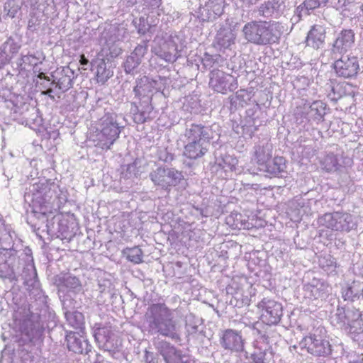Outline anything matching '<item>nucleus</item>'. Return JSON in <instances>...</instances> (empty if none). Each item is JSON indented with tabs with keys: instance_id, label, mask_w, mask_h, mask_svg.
<instances>
[{
	"instance_id": "c9c22d12",
	"label": "nucleus",
	"mask_w": 363,
	"mask_h": 363,
	"mask_svg": "<svg viewBox=\"0 0 363 363\" xmlns=\"http://www.w3.org/2000/svg\"><path fill=\"white\" fill-rule=\"evenodd\" d=\"M326 104L322 101H315L309 106L308 114L313 121L319 123L323 121L325 112Z\"/></svg>"
},
{
	"instance_id": "72a5a7b5",
	"label": "nucleus",
	"mask_w": 363,
	"mask_h": 363,
	"mask_svg": "<svg viewBox=\"0 0 363 363\" xmlns=\"http://www.w3.org/2000/svg\"><path fill=\"white\" fill-rule=\"evenodd\" d=\"M328 0H305L301 5H299L296 10V13L298 19H300L302 15H309L310 11L320 7V6H325L328 3Z\"/></svg>"
},
{
	"instance_id": "2f4dec72",
	"label": "nucleus",
	"mask_w": 363,
	"mask_h": 363,
	"mask_svg": "<svg viewBox=\"0 0 363 363\" xmlns=\"http://www.w3.org/2000/svg\"><path fill=\"white\" fill-rule=\"evenodd\" d=\"M21 277L24 280V284L28 286V289L31 287H38L37 273L33 264L28 263L23 267Z\"/></svg>"
},
{
	"instance_id": "4468645a",
	"label": "nucleus",
	"mask_w": 363,
	"mask_h": 363,
	"mask_svg": "<svg viewBox=\"0 0 363 363\" xmlns=\"http://www.w3.org/2000/svg\"><path fill=\"white\" fill-rule=\"evenodd\" d=\"M354 43V33L351 29H344L336 36L332 45L331 52L337 58V55H342L350 49Z\"/></svg>"
},
{
	"instance_id": "864d4df0",
	"label": "nucleus",
	"mask_w": 363,
	"mask_h": 363,
	"mask_svg": "<svg viewBox=\"0 0 363 363\" xmlns=\"http://www.w3.org/2000/svg\"><path fill=\"white\" fill-rule=\"evenodd\" d=\"M213 11L216 16H220L223 13V8L219 4H216L213 6Z\"/></svg>"
},
{
	"instance_id": "9d476101",
	"label": "nucleus",
	"mask_w": 363,
	"mask_h": 363,
	"mask_svg": "<svg viewBox=\"0 0 363 363\" xmlns=\"http://www.w3.org/2000/svg\"><path fill=\"white\" fill-rule=\"evenodd\" d=\"M302 348L313 355L326 357L331 353V345L328 340L316 334L304 337L299 343Z\"/></svg>"
},
{
	"instance_id": "f8f14e48",
	"label": "nucleus",
	"mask_w": 363,
	"mask_h": 363,
	"mask_svg": "<svg viewBox=\"0 0 363 363\" xmlns=\"http://www.w3.org/2000/svg\"><path fill=\"white\" fill-rule=\"evenodd\" d=\"M258 307L262 309V318L267 325L277 324L282 316V306L280 303L267 298H263Z\"/></svg>"
},
{
	"instance_id": "a878e982",
	"label": "nucleus",
	"mask_w": 363,
	"mask_h": 363,
	"mask_svg": "<svg viewBox=\"0 0 363 363\" xmlns=\"http://www.w3.org/2000/svg\"><path fill=\"white\" fill-rule=\"evenodd\" d=\"M309 295L314 299L323 298L329 293V285L320 279H313L311 284L306 286Z\"/></svg>"
},
{
	"instance_id": "4d7b16f0",
	"label": "nucleus",
	"mask_w": 363,
	"mask_h": 363,
	"mask_svg": "<svg viewBox=\"0 0 363 363\" xmlns=\"http://www.w3.org/2000/svg\"><path fill=\"white\" fill-rule=\"evenodd\" d=\"M174 363H187V357L181 353L178 360L177 359Z\"/></svg>"
},
{
	"instance_id": "0e129e2a",
	"label": "nucleus",
	"mask_w": 363,
	"mask_h": 363,
	"mask_svg": "<svg viewBox=\"0 0 363 363\" xmlns=\"http://www.w3.org/2000/svg\"><path fill=\"white\" fill-rule=\"evenodd\" d=\"M262 337L265 340H267L268 339V337H269V336H268V335H267L265 333H264V335H262Z\"/></svg>"
},
{
	"instance_id": "4c0bfd02",
	"label": "nucleus",
	"mask_w": 363,
	"mask_h": 363,
	"mask_svg": "<svg viewBox=\"0 0 363 363\" xmlns=\"http://www.w3.org/2000/svg\"><path fill=\"white\" fill-rule=\"evenodd\" d=\"M123 255L126 259L133 264H140L143 262V252L138 246L133 247H127L123 250Z\"/></svg>"
},
{
	"instance_id": "6e6552de",
	"label": "nucleus",
	"mask_w": 363,
	"mask_h": 363,
	"mask_svg": "<svg viewBox=\"0 0 363 363\" xmlns=\"http://www.w3.org/2000/svg\"><path fill=\"white\" fill-rule=\"evenodd\" d=\"M19 330L29 342H35L40 340L44 331L40 316L38 313H30L26 318L21 320Z\"/></svg>"
},
{
	"instance_id": "6e6d98bb",
	"label": "nucleus",
	"mask_w": 363,
	"mask_h": 363,
	"mask_svg": "<svg viewBox=\"0 0 363 363\" xmlns=\"http://www.w3.org/2000/svg\"><path fill=\"white\" fill-rule=\"evenodd\" d=\"M230 160H233L230 157H226L225 158H224V159L223 160V164H221V163H219V165H220V166H222V167H223V168H225V164H226L228 163V168H229L230 170H232V169H233V164H230V161H229Z\"/></svg>"
},
{
	"instance_id": "a18cd8bd",
	"label": "nucleus",
	"mask_w": 363,
	"mask_h": 363,
	"mask_svg": "<svg viewBox=\"0 0 363 363\" xmlns=\"http://www.w3.org/2000/svg\"><path fill=\"white\" fill-rule=\"evenodd\" d=\"M271 352L267 351H259L252 354L254 363H269L268 357H271Z\"/></svg>"
},
{
	"instance_id": "8fccbe9b",
	"label": "nucleus",
	"mask_w": 363,
	"mask_h": 363,
	"mask_svg": "<svg viewBox=\"0 0 363 363\" xmlns=\"http://www.w3.org/2000/svg\"><path fill=\"white\" fill-rule=\"evenodd\" d=\"M139 162L135 160L134 162L129 164L126 167V172L131 175L138 176L140 174V171L138 169Z\"/></svg>"
},
{
	"instance_id": "e2e57ef3",
	"label": "nucleus",
	"mask_w": 363,
	"mask_h": 363,
	"mask_svg": "<svg viewBox=\"0 0 363 363\" xmlns=\"http://www.w3.org/2000/svg\"><path fill=\"white\" fill-rule=\"evenodd\" d=\"M40 86L45 90L48 87H50L47 84L45 83H40Z\"/></svg>"
},
{
	"instance_id": "a211bd4d",
	"label": "nucleus",
	"mask_w": 363,
	"mask_h": 363,
	"mask_svg": "<svg viewBox=\"0 0 363 363\" xmlns=\"http://www.w3.org/2000/svg\"><path fill=\"white\" fill-rule=\"evenodd\" d=\"M59 293L73 292L77 294L82 289L79 279L69 274H64L55 279Z\"/></svg>"
},
{
	"instance_id": "de8ad7c7",
	"label": "nucleus",
	"mask_w": 363,
	"mask_h": 363,
	"mask_svg": "<svg viewBox=\"0 0 363 363\" xmlns=\"http://www.w3.org/2000/svg\"><path fill=\"white\" fill-rule=\"evenodd\" d=\"M108 50L106 51V55L111 58L118 57L121 52L122 50L117 45L113 43L111 46L108 44Z\"/></svg>"
},
{
	"instance_id": "774afa93",
	"label": "nucleus",
	"mask_w": 363,
	"mask_h": 363,
	"mask_svg": "<svg viewBox=\"0 0 363 363\" xmlns=\"http://www.w3.org/2000/svg\"><path fill=\"white\" fill-rule=\"evenodd\" d=\"M99 335H100V333H97V334L95 335V337H96V339L97 340H99Z\"/></svg>"
},
{
	"instance_id": "423d86ee",
	"label": "nucleus",
	"mask_w": 363,
	"mask_h": 363,
	"mask_svg": "<svg viewBox=\"0 0 363 363\" xmlns=\"http://www.w3.org/2000/svg\"><path fill=\"white\" fill-rule=\"evenodd\" d=\"M21 256L13 249H0V277L11 281L17 280L16 274L19 273Z\"/></svg>"
},
{
	"instance_id": "f257e3e1",
	"label": "nucleus",
	"mask_w": 363,
	"mask_h": 363,
	"mask_svg": "<svg viewBox=\"0 0 363 363\" xmlns=\"http://www.w3.org/2000/svg\"><path fill=\"white\" fill-rule=\"evenodd\" d=\"M174 311L162 303L150 305L145 314V328L152 335H161L180 340V325L174 318Z\"/></svg>"
},
{
	"instance_id": "6ab92c4d",
	"label": "nucleus",
	"mask_w": 363,
	"mask_h": 363,
	"mask_svg": "<svg viewBox=\"0 0 363 363\" xmlns=\"http://www.w3.org/2000/svg\"><path fill=\"white\" fill-rule=\"evenodd\" d=\"M67 346L69 350L77 354H87L91 346L82 335L70 332L66 335Z\"/></svg>"
},
{
	"instance_id": "49530a36",
	"label": "nucleus",
	"mask_w": 363,
	"mask_h": 363,
	"mask_svg": "<svg viewBox=\"0 0 363 363\" xmlns=\"http://www.w3.org/2000/svg\"><path fill=\"white\" fill-rule=\"evenodd\" d=\"M38 59L33 55H23L20 59V62L18 63L21 67L23 66V65H28L30 66H35L38 65Z\"/></svg>"
},
{
	"instance_id": "e433bc0d",
	"label": "nucleus",
	"mask_w": 363,
	"mask_h": 363,
	"mask_svg": "<svg viewBox=\"0 0 363 363\" xmlns=\"http://www.w3.org/2000/svg\"><path fill=\"white\" fill-rule=\"evenodd\" d=\"M65 315L68 324L74 329L82 330L83 328L84 321V315L81 312L74 311L65 312Z\"/></svg>"
},
{
	"instance_id": "39448f33",
	"label": "nucleus",
	"mask_w": 363,
	"mask_h": 363,
	"mask_svg": "<svg viewBox=\"0 0 363 363\" xmlns=\"http://www.w3.org/2000/svg\"><path fill=\"white\" fill-rule=\"evenodd\" d=\"M149 177L155 186L167 192H169L172 186H176L184 179L182 172L163 166L153 169Z\"/></svg>"
},
{
	"instance_id": "b1692460",
	"label": "nucleus",
	"mask_w": 363,
	"mask_h": 363,
	"mask_svg": "<svg viewBox=\"0 0 363 363\" xmlns=\"http://www.w3.org/2000/svg\"><path fill=\"white\" fill-rule=\"evenodd\" d=\"M157 55L167 62H174L179 57L177 45L172 39L165 41L160 47Z\"/></svg>"
},
{
	"instance_id": "1a4fd4ad",
	"label": "nucleus",
	"mask_w": 363,
	"mask_h": 363,
	"mask_svg": "<svg viewBox=\"0 0 363 363\" xmlns=\"http://www.w3.org/2000/svg\"><path fill=\"white\" fill-rule=\"evenodd\" d=\"M209 86L215 91L225 94L238 88V82L233 76L214 69L210 72Z\"/></svg>"
},
{
	"instance_id": "f03ea898",
	"label": "nucleus",
	"mask_w": 363,
	"mask_h": 363,
	"mask_svg": "<svg viewBox=\"0 0 363 363\" xmlns=\"http://www.w3.org/2000/svg\"><path fill=\"white\" fill-rule=\"evenodd\" d=\"M244 38L257 45L277 43L284 33V26L277 21H251L242 28Z\"/></svg>"
},
{
	"instance_id": "cd10ccee",
	"label": "nucleus",
	"mask_w": 363,
	"mask_h": 363,
	"mask_svg": "<svg viewBox=\"0 0 363 363\" xmlns=\"http://www.w3.org/2000/svg\"><path fill=\"white\" fill-rule=\"evenodd\" d=\"M350 318L344 330L351 334H360L363 333V320L360 311L355 309L353 313H350Z\"/></svg>"
},
{
	"instance_id": "7ed1b4c3",
	"label": "nucleus",
	"mask_w": 363,
	"mask_h": 363,
	"mask_svg": "<svg viewBox=\"0 0 363 363\" xmlns=\"http://www.w3.org/2000/svg\"><path fill=\"white\" fill-rule=\"evenodd\" d=\"M118 118L116 113H108L101 118V130L92 136L95 146L108 150L113 145L124 128V125L119 123Z\"/></svg>"
},
{
	"instance_id": "680f3d73",
	"label": "nucleus",
	"mask_w": 363,
	"mask_h": 363,
	"mask_svg": "<svg viewBox=\"0 0 363 363\" xmlns=\"http://www.w3.org/2000/svg\"><path fill=\"white\" fill-rule=\"evenodd\" d=\"M150 358H151V359H152V353H150L149 352H147V351L146 350V351H145V362H148V363H150V362H151V360H150Z\"/></svg>"
},
{
	"instance_id": "09e8293b",
	"label": "nucleus",
	"mask_w": 363,
	"mask_h": 363,
	"mask_svg": "<svg viewBox=\"0 0 363 363\" xmlns=\"http://www.w3.org/2000/svg\"><path fill=\"white\" fill-rule=\"evenodd\" d=\"M147 46L145 44L143 45H138L136 46L133 52L131 53L133 56H135L137 58H139L142 61V58L145 55V54L147 52Z\"/></svg>"
},
{
	"instance_id": "c03bdc74",
	"label": "nucleus",
	"mask_w": 363,
	"mask_h": 363,
	"mask_svg": "<svg viewBox=\"0 0 363 363\" xmlns=\"http://www.w3.org/2000/svg\"><path fill=\"white\" fill-rule=\"evenodd\" d=\"M157 158L164 162H170L174 160V155L167 148H159L157 152Z\"/></svg>"
},
{
	"instance_id": "aec40b11",
	"label": "nucleus",
	"mask_w": 363,
	"mask_h": 363,
	"mask_svg": "<svg viewBox=\"0 0 363 363\" xmlns=\"http://www.w3.org/2000/svg\"><path fill=\"white\" fill-rule=\"evenodd\" d=\"M183 155L190 160H197L206 155L211 142H185Z\"/></svg>"
},
{
	"instance_id": "79ce46f5",
	"label": "nucleus",
	"mask_w": 363,
	"mask_h": 363,
	"mask_svg": "<svg viewBox=\"0 0 363 363\" xmlns=\"http://www.w3.org/2000/svg\"><path fill=\"white\" fill-rule=\"evenodd\" d=\"M22 4L21 0H8L4 5V10L7 11V15L11 18H14Z\"/></svg>"
},
{
	"instance_id": "2eb2a0df",
	"label": "nucleus",
	"mask_w": 363,
	"mask_h": 363,
	"mask_svg": "<svg viewBox=\"0 0 363 363\" xmlns=\"http://www.w3.org/2000/svg\"><path fill=\"white\" fill-rule=\"evenodd\" d=\"M183 137L184 142H211V139L209 128L196 123H186Z\"/></svg>"
},
{
	"instance_id": "603ef678",
	"label": "nucleus",
	"mask_w": 363,
	"mask_h": 363,
	"mask_svg": "<svg viewBox=\"0 0 363 363\" xmlns=\"http://www.w3.org/2000/svg\"><path fill=\"white\" fill-rule=\"evenodd\" d=\"M186 329L188 335H194L198 332L199 327L196 325L186 324Z\"/></svg>"
},
{
	"instance_id": "bb28decb",
	"label": "nucleus",
	"mask_w": 363,
	"mask_h": 363,
	"mask_svg": "<svg viewBox=\"0 0 363 363\" xmlns=\"http://www.w3.org/2000/svg\"><path fill=\"white\" fill-rule=\"evenodd\" d=\"M160 354L162 356L165 363H174L180 356L182 352L178 350L172 345L167 341H162L158 347Z\"/></svg>"
},
{
	"instance_id": "f704fd0d",
	"label": "nucleus",
	"mask_w": 363,
	"mask_h": 363,
	"mask_svg": "<svg viewBox=\"0 0 363 363\" xmlns=\"http://www.w3.org/2000/svg\"><path fill=\"white\" fill-rule=\"evenodd\" d=\"M355 308H345L337 307L335 314L332 316V323L336 325H339L342 328H345L348 320L350 318V313H353Z\"/></svg>"
},
{
	"instance_id": "f3484780",
	"label": "nucleus",
	"mask_w": 363,
	"mask_h": 363,
	"mask_svg": "<svg viewBox=\"0 0 363 363\" xmlns=\"http://www.w3.org/2000/svg\"><path fill=\"white\" fill-rule=\"evenodd\" d=\"M91 65L98 83L104 84L113 75V68L104 58L98 56L91 60Z\"/></svg>"
},
{
	"instance_id": "4be33fe9",
	"label": "nucleus",
	"mask_w": 363,
	"mask_h": 363,
	"mask_svg": "<svg viewBox=\"0 0 363 363\" xmlns=\"http://www.w3.org/2000/svg\"><path fill=\"white\" fill-rule=\"evenodd\" d=\"M325 38V28L320 25H314L309 30L306 44L314 49H319L323 46Z\"/></svg>"
},
{
	"instance_id": "bf43d9fd",
	"label": "nucleus",
	"mask_w": 363,
	"mask_h": 363,
	"mask_svg": "<svg viewBox=\"0 0 363 363\" xmlns=\"http://www.w3.org/2000/svg\"><path fill=\"white\" fill-rule=\"evenodd\" d=\"M79 62L81 65H87L89 64V60L85 57L84 55L80 56Z\"/></svg>"
},
{
	"instance_id": "3c124183",
	"label": "nucleus",
	"mask_w": 363,
	"mask_h": 363,
	"mask_svg": "<svg viewBox=\"0 0 363 363\" xmlns=\"http://www.w3.org/2000/svg\"><path fill=\"white\" fill-rule=\"evenodd\" d=\"M148 30V26L145 24L144 18H140V24L138 28V32L140 34H145Z\"/></svg>"
},
{
	"instance_id": "393cba45",
	"label": "nucleus",
	"mask_w": 363,
	"mask_h": 363,
	"mask_svg": "<svg viewBox=\"0 0 363 363\" xmlns=\"http://www.w3.org/2000/svg\"><path fill=\"white\" fill-rule=\"evenodd\" d=\"M282 0H272L265 1L257 8L258 15L261 17L269 18L274 16H278Z\"/></svg>"
},
{
	"instance_id": "338daca9",
	"label": "nucleus",
	"mask_w": 363,
	"mask_h": 363,
	"mask_svg": "<svg viewBox=\"0 0 363 363\" xmlns=\"http://www.w3.org/2000/svg\"><path fill=\"white\" fill-rule=\"evenodd\" d=\"M354 1V0H346V1H345V3L350 4V3L353 2Z\"/></svg>"
},
{
	"instance_id": "a19ab883",
	"label": "nucleus",
	"mask_w": 363,
	"mask_h": 363,
	"mask_svg": "<svg viewBox=\"0 0 363 363\" xmlns=\"http://www.w3.org/2000/svg\"><path fill=\"white\" fill-rule=\"evenodd\" d=\"M141 63V60L139 58L135 57L133 55H130L127 57L124 64V70L126 74H134L135 69L138 68L139 65Z\"/></svg>"
},
{
	"instance_id": "20e7f679",
	"label": "nucleus",
	"mask_w": 363,
	"mask_h": 363,
	"mask_svg": "<svg viewBox=\"0 0 363 363\" xmlns=\"http://www.w3.org/2000/svg\"><path fill=\"white\" fill-rule=\"evenodd\" d=\"M55 192L43 184H35L29 192L25 194V201L30 203L32 212L45 217L48 213H52V199Z\"/></svg>"
},
{
	"instance_id": "c85d7f7f",
	"label": "nucleus",
	"mask_w": 363,
	"mask_h": 363,
	"mask_svg": "<svg viewBox=\"0 0 363 363\" xmlns=\"http://www.w3.org/2000/svg\"><path fill=\"white\" fill-rule=\"evenodd\" d=\"M320 167L328 173H334L340 170L342 165L337 155L328 153L320 160Z\"/></svg>"
},
{
	"instance_id": "ea45409f",
	"label": "nucleus",
	"mask_w": 363,
	"mask_h": 363,
	"mask_svg": "<svg viewBox=\"0 0 363 363\" xmlns=\"http://www.w3.org/2000/svg\"><path fill=\"white\" fill-rule=\"evenodd\" d=\"M320 266L327 272L332 273L336 268L335 259L330 255H327L319 259Z\"/></svg>"
},
{
	"instance_id": "58836bf2",
	"label": "nucleus",
	"mask_w": 363,
	"mask_h": 363,
	"mask_svg": "<svg viewBox=\"0 0 363 363\" xmlns=\"http://www.w3.org/2000/svg\"><path fill=\"white\" fill-rule=\"evenodd\" d=\"M251 92L245 89H240L236 92L235 96L230 98V104L235 106L239 105L244 106L247 104L248 101L251 99Z\"/></svg>"
},
{
	"instance_id": "473e14b6",
	"label": "nucleus",
	"mask_w": 363,
	"mask_h": 363,
	"mask_svg": "<svg viewBox=\"0 0 363 363\" xmlns=\"http://www.w3.org/2000/svg\"><path fill=\"white\" fill-rule=\"evenodd\" d=\"M235 35L230 28L220 29L216 35L217 44L224 49L229 48L234 44Z\"/></svg>"
},
{
	"instance_id": "69168bd1",
	"label": "nucleus",
	"mask_w": 363,
	"mask_h": 363,
	"mask_svg": "<svg viewBox=\"0 0 363 363\" xmlns=\"http://www.w3.org/2000/svg\"><path fill=\"white\" fill-rule=\"evenodd\" d=\"M155 1V5H157L161 2L162 0H154Z\"/></svg>"
},
{
	"instance_id": "ddd939ff",
	"label": "nucleus",
	"mask_w": 363,
	"mask_h": 363,
	"mask_svg": "<svg viewBox=\"0 0 363 363\" xmlns=\"http://www.w3.org/2000/svg\"><path fill=\"white\" fill-rule=\"evenodd\" d=\"M219 342L224 350L232 352H240L244 349V341L240 333L232 329L223 331Z\"/></svg>"
},
{
	"instance_id": "dca6fc26",
	"label": "nucleus",
	"mask_w": 363,
	"mask_h": 363,
	"mask_svg": "<svg viewBox=\"0 0 363 363\" xmlns=\"http://www.w3.org/2000/svg\"><path fill=\"white\" fill-rule=\"evenodd\" d=\"M272 144L269 140L264 139L255 145L252 160L261 167L272 158Z\"/></svg>"
},
{
	"instance_id": "7c9ffc66",
	"label": "nucleus",
	"mask_w": 363,
	"mask_h": 363,
	"mask_svg": "<svg viewBox=\"0 0 363 363\" xmlns=\"http://www.w3.org/2000/svg\"><path fill=\"white\" fill-rule=\"evenodd\" d=\"M144 89L141 85L137 82V84L133 88L135 97L139 100V108L147 113H151L153 107L151 105V96L143 94Z\"/></svg>"
},
{
	"instance_id": "13d9d810",
	"label": "nucleus",
	"mask_w": 363,
	"mask_h": 363,
	"mask_svg": "<svg viewBox=\"0 0 363 363\" xmlns=\"http://www.w3.org/2000/svg\"><path fill=\"white\" fill-rule=\"evenodd\" d=\"M241 1L244 4H245L246 6H247L249 7L252 5L257 4V2L259 0H241Z\"/></svg>"
},
{
	"instance_id": "052dcab7",
	"label": "nucleus",
	"mask_w": 363,
	"mask_h": 363,
	"mask_svg": "<svg viewBox=\"0 0 363 363\" xmlns=\"http://www.w3.org/2000/svg\"><path fill=\"white\" fill-rule=\"evenodd\" d=\"M38 78H39L40 79H44L45 81H47V82H50V78L49 77L46 76L45 74L43 73V72H40L38 74Z\"/></svg>"
},
{
	"instance_id": "c756f323",
	"label": "nucleus",
	"mask_w": 363,
	"mask_h": 363,
	"mask_svg": "<svg viewBox=\"0 0 363 363\" xmlns=\"http://www.w3.org/2000/svg\"><path fill=\"white\" fill-rule=\"evenodd\" d=\"M363 291V283L359 281H353L347 283L342 289V296L344 300L354 301V298H359Z\"/></svg>"
},
{
	"instance_id": "9b49d317",
	"label": "nucleus",
	"mask_w": 363,
	"mask_h": 363,
	"mask_svg": "<svg viewBox=\"0 0 363 363\" xmlns=\"http://www.w3.org/2000/svg\"><path fill=\"white\" fill-rule=\"evenodd\" d=\"M336 74L340 77L352 79L357 77L359 71L358 58L355 56H344L336 60L333 64Z\"/></svg>"
},
{
	"instance_id": "0eeeda50",
	"label": "nucleus",
	"mask_w": 363,
	"mask_h": 363,
	"mask_svg": "<svg viewBox=\"0 0 363 363\" xmlns=\"http://www.w3.org/2000/svg\"><path fill=\"white\" fill-rule=\"evenodd\" d=\"M318 223L320 225L336 231L349 232L356 227L354 217L347 213H325L319 218Z\"/></svg>"
},
{
	"instance_id": "5fc2aeb1",
	"label": "nucleus",
	"mask_w": 363,
	"mask_h": 363,
	"mask_svg": "<svg viewBox=\"0 0 363 363\" xmlns=\"http://www.w3.org/2000/svg\"><path fill=\"white\" fill-rule=\"evenodd\" d=\"M52 92H53V89L52 87H48V89H46L45 90H43L41 91V94L43 95H46V96H48V97L52 99V100H54L55 99V96L52 95Z\"/></svg>"
},
{
	"instance_id": "5701e85b",
	"label": "nucleus",
	"mask_w": 363,
	"mask_h": 363,
	"mask_svg": "<svg viewBox=\"0 0 363 363\" xmlns=\"http://www.w3.org/2000/svg\"><path fill=\"white\" fill-rule=\"evenodd\" d=\"M286 160L283 157H275L259 167V169L274 177H282V173L286 172Z\"/></svg>"
},
{
	"instance_id": "412c9836",
	"label": "nucleus",
	"mask_w": 363,
	"mask_h": 363,
	"mask_svg": "<svg viewBox=\"0 0 363 363\" xmlns=\"http://www.w3.org/2000/svg\"><path fill=\"white\" fill-rule=\"evenodd\" d=\"M60 77L57 78L52 75L53 80L49 83L50 85H55V87L65 92L71 89L73 86V80L74 79V72L69 67H62L60 72Z\"/></svg>"
},
{
	"instance_id": "37998d69",
	"label": "nucleus",
	"mask_w": 363,
	"mask_h": 363,
	"mask_svg": "<svg viewBox=\"0 0 363 363\" xmlns=\"http://www.w3.org/2000/svg\"><path fill=\"white\" fill-rule=\"evenodd\" d=\"M132 105L135 106V110H134L133 113V120L136 123L142 124L146 122L147 118L148 117L149 113L145 112L139 108L138 106H137V102L133 101Z\"/></svg>"
}]
</instances>
